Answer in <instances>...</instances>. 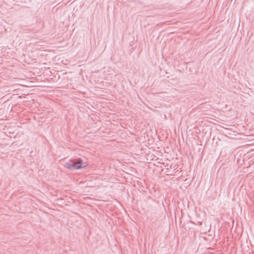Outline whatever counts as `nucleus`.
<instances>
[{"mask_svg":"<svg viewBox=\"0 0 254 254\" xmlns=\"http://www.w3.org/2000/svg\"><path fill=\"white\" fill-rule=\"evenodd\" d=\"M86 166L85 163H83L81 159H78L76 161H70L64 164V166L70 170H77L85 167Z\"/></svg>","mask_w":254,"mask_h":254,"instance_id":"1","label":"nucleus"}]
</instances>
